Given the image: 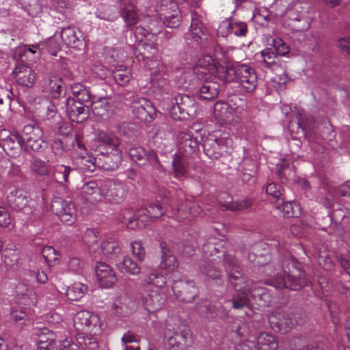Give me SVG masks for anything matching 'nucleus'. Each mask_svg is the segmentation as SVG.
Segmentation results:
<instances>
[{
    "label": "nucleus",
    "mask_w": 350,
    "mask_h": 350,
    "mask_svg": "<svg viewBox=\"0 0 350 350\" xmlns=\"http://www.w3.org/2000/svg\"><path fill=\"white\" fill-rule=\"evenodd\" d=\"M88 291L86 285L77 282L69 286L66 292L68 299L71 301H78L81 299Z\"/></svg>",
    "instance_id": "nucleus-53"
},
{
    "label": "nucleus",
    "mask_w": 350,
    "mask_h": 350,
    "mask_svg": "<svg viewBox=\"0 0 350 350\" xmlns=\"http://www.w3.org/2000/svg\"><path fill=\"white\" fill-rule=\"evenodd\" d=\"M93 332H78L76 334L77 343L81 350H96L98 348V342L94 336Z\"/></svg>",
    "instance_id": "nucleus-40"
},
{
    "label": "nucleus",
    "mask_w": 350,
    "mask_h": 350,
    "mask_svg": "<svg viewBox=\"0 0 350 350\" xmlns=\"http://www.w3.org/2000/svg\"><path fill=\"white\" fill-rule=\"evenodd\" d=\"M159 18L167 27L176 28L181 22V13L176 3L170 1L161 4L158 10Z\"/></svg>",
    "instance_id": "nucleus-14"
},
{
    "label": "nucleus",
    "mask_w": 350,
    "mask_h": 350,
    "mask_svg": "<svg viewBox=\"0 0 350 350\" xmlns=\"http://www.w3.org/2000/svg\"><path fill=\"white\" fill-rule=\"evenodd\" d=\"M202 252L205 260L220 262L224 253V243L222 241H217L215 239H210L202 245Z\"/></svg>",
    "instance_id": "nucleus-23"
},
{
    "label": "nucleus",
    "mask_w": 350,
    "mask_h": 350,
    "mask_svg": "<svg viewBox=\"0 0 350 350\" xmlns=\"http://www.w3.org/2000/svg\"><path fill=\"white\" fill-rule=\"evenodd\" d=\"M166 280L164 275L156 271L148 273L142 281V289H159L165 286Z\"/></svg>",
    "instance_id": "nucleus-39"
},
{
    "label": "nucleus",
    "mask_w": 350,
    "mask_h": 350,
    "mask_svg": "<svg viewBox=\"0 0 350 350\" xmlns=\"http://www.w3.org/2000/svg\"><path fill=\"white\" fill-rule=\"evenodd\" d=\"M260 54L262 61L266 68L274 70L278 67V64L276 62L278 55L272 48H267L262 50Z\"/></svg>",
    "instance_id": "nucleus-55"
},
{
    "label": "nucleus",
    "mask_w": 350,
    "mask_h": 350,
    "mask_svg": "<svg viewBox=\"0 0 350 350\" xmlns=\"http://www.w3.org/2000/svg\"><path fill=\"white\" fill-rule=\"evenodd\" d=\"M52 211L66 225H72L77 219L74 204L59 197L53 199L51 204Z\"/></svg>",
    "instance_id": "nucleus-12"
},
{
    "label": "nucleus",
    "mask_w": 350,
    "mask_h": 350,
    "mask_svg": "<svg viewBox=\"0 0 350 350\" xmlns=\"http://www.w3.org/2000/svg\"><path fill=\"white\" fill-rule=\"evenodd\" d=\"M202 208L196 202L187 200L178 204L174 217L178 221L185 219L190 220L200 214Z\"/></svg>",
    "instance_id": "nucleus-26"
},
{
    "label": "nucleus",
    "mask_w": 350,
    "mask_h": 350,
    "mask_svg": "<svg viewBox=\"0 0 350 350\" xmlns=\"http://www.w3.org/2000/svg\"><path fill=\"white\" fill-rule=\"evenodd\" d=\"M42 254L45 260L49 263L57 260L60 257V253L52 246L44 247Z\"/></svg>",
    "instance_id": "nucleus-64"
},
{
    "label": "nucleus",
    "mask_w": 350,
    "mask_h": 350,
    "mask_svg": "<svg viewBox=\"0 0 350 350\" xmlns=\"http://www.w3.org/2000/svg\"><path fill=\"white\" fill-rule=\"evenodd\" d=\"M216 75L224 82L237 83L241 91L244 93L254 92L258 84L254 69L246 64H228L226 66H219L217 68Z\"/></svg>",
    "instance_id": "nucleus-2"
},
{
    "label": "nucleus",
    "mask_w": 350,
    "mask_h": 350,
    "mask_svg": "<svg viewBox=\"0 0 350 350\" xmlns=\"http://www.w3.org/2000/svg\"><path fill=\"white\" fill-rule=\"evenodd\" d=\"M248 32L247 25L245 22L232 19L231 33L238 37H245Z\"/></svg>",
    "instance_id": "nucleus-61"
},
{
    "label": "nucleus",
    "mask_w": 350,
    "mask_h": 350,
    "mask_svg": "<svg viewBox=\"0 0 350 350\" xmlns=\"http://www.w3.org/2000/svg\"><path fill=\"white\" fill-rule=\"evenodd\" d=\"M178 82L184 89H193L198 85V79L190 68L181 72L178 77Z\"/></svg>",
    "instance_id": "nucleus-50"
},
{
    "label": "nucleus",
    "mask_w": 350,
    "mask_h": 350,
    "mask_svg": "<svg viewBox=\"0 0 350 350\" xmlns=\"http://www.w3.org/2000/svg\"><path fill=\"white\" fill-rule=\"evenodd\" d=\"M293 263L291 259L286 258L283 261L282 267H275L272 263L263 266L262 272L269 278L265 284L278 288H285L293 291H297L307 286L310 281L306 278L304 272L297 271V274H291L284 267V265L288 267Z\"/></svg>",
    "instance_id": "nucleus-1"
},
{
    "label": "nucleus",
    "mask_w": 350,
    "mask_h": 350,
    "mask_svg": "<svg viewBox=\"0 0 350 350\" xmlns=\"http://www.w3.org/2000/svg\"><path fill=\"white\" fill-rule=\"evenodd\" d=\"M96 275L99 285L103 288H110L117 282V277L113 269L103 262L97 263Z\"/></svg>",
    "instance_id": "nucleus-24"
},
{
    "label": "nucleus",
    "mask_w": 350,
    "mask_h": 350,
    "mask_svg": "<svg viewBox=\"0 0 350 350\" xmlns=\"http://www.w3.org/2000/svg\"><path fill=\"white\" fill-rule=\"evenodd\" d=\"M285 16L287 18L286 25L293 33H301L310 27V20L300 3L288 8Z\"/></svg>",
    "instance_id": "nucleus-9"
},
{
    "label": "nucleus",
    "mask_w": 350,
    "mask_h": 350,
    "mask_svg": "<svg viewBox=\"0 0 350 350\" xmlns=\"http://www.w3.org/2000/svg\"><path fill=\"white\" fill-rule=\"evenodd\" d=\"M203 150L211 159H218L232 150V140L228 132L215 130L203 141Z\"/></svg>",
    "instance_id": "nucleus-3"
},
{
    "label": "nucleus",
    "mask_w": 350,
    "mask_h": 350,
    "mask_svg": "<svg viewBox=\"0 0 350 350\" xmlns=\"http://www.w3.org/2000/svg\"><path fill=\"white\" fill-rule=\"evenodd\" d=\"M116 266L120 272L131 275H137L141 272L140 267L129 256H124L122 260L116 262Z\"/></svg>",
    "instance_id": "nucleus-42"
},
{
    "label": "nucleus",
    "mask_w": 350,
    "mask_h": 350,
    "mask_svg": "<svg viewBox=\"0 0 350 350\" xmlns=\"http://www.w3.org/2000/svg\"><path fill=\"white\" fill-rule=\"evenodd\" d=\"M7 200L8 205L12 209L23 211L27 206L29 197L23 190L15 189L8 194Z\"/></svg>",
    "instance_id": "nucleus-31"
},
{
    "label": "nucleus",
    "mask_w": 350,
    "mask_h": 350,
    "mask_svg": "<svg viewBox=\"0 0 350 350\" xmlns=\"http://www.w3.org/2000/svg\"><path fill=\"white\" fill-rule=\"evenodd\" d=\"M238 291L239 293L234 294L230 301L232 303V308L236 310H241L250 306V299L248 295L249 293H250L251 296L253 297L256 296L268 297V295L264 293L263 291Z\"/></svg>",
    "instance_id": "nucleus-29"
},
{
    "label": "nucleus",
    "mask_w": 350,
    "mask_h": 350,
    "mask_svg": "<svg viewBox=\"0 0 350 350\" xmlns=\"http://www.w3.org/2000/svg\"><path fill=\"white\" fill-rule=\"evenodd\" d=\"M131 251L138 261L142 262L144 260L146 250L140 241H133L131 243Z\"/></svg>",
    "instance_id": "nucleus-63"
},
{
    "label": "nucleus",
    "mask_w": 350,
    "mask_h": 350,
    "mask_svg": "<svg viewBox=\"0 0 350 350\" xmlns=\"http://www.w3.org/2000/svg\"><path fill=\"white\" fill-rule=\"evenodd\" d=\"M131 108L134 116L141 121L150 122L156 116L154 107L150 100L144 97L135 99Z\"/></svg>",
    "instance_id": "nucleus-17"
},
{
    "label": "nucleus",
    "mask_w": 350,
    "mask_h": 350,
    "mask_svg": "<svg viewBox=\"0 0 350 350\" xmlns=\"http://www.w3.org/2000/svg\"><path fill=\"white\" fill-rule=\"evenodd\" d=\"M236 111L235 107L224 101H218L214 105V116L221 124L231 122Z\"/></svg>",
    "instance_id": "nucleus-28"
},
{
    "label": "nucleus",
    "mask_w": 350,
    "mask_h": 350,
    "mask_svg": "<svg viewBox=\"0 0 350 350\" xmlns=\"http://www.w3.org/2000/svg\"><path fill=\"white\" fill-rule=\"evenodd\" d=\"M138 211L133 214L131 209H125L122 213V222L126 224L130 228L138 227L140 219H138Z\"/></svg>",
    "instance_id": "nucleus-59"
},
{
    "label": "nucleus",
    "mask_w": 350,
    "mask_h": 350,
    "mask_svg": "<svg viewBox=\"0 0 350 350\" xmlns=\"http://www.w3.org/2000/svg\"><path fill=\"white\" fill-rule=\"evenodd\" d=\"M62 81L55 76L45 77L42 81V91L51 94L52 97L57 98L62 91Z\"/></svg>",
    "instance_id": "nucleus-38"
},
{
    "label": "nucleus",
    "mask_w": 350,
    "mask_h": 350,
    "mask_svg": "<svg viewBox=\"0 0 350 350\" xmlns=\"http://www.w3.org/2000/svg\"><path fill=\"white\" fill-rule=\"evenodd\" d=\"M66 112L72 122L83 123L89 116V107L81 102H77L74 98L68 97L66 100Z\"/></svg>",
    "instance_id": "nucleus-21"
},
{
    "label": "nucleus",
    "mask_w": 350,
    "mask_h": 350,
    "mask_svg": "<svg viewBox=\"0 0 350 350\" xmlns=\"http://www.w3.org/2000/svg\"><path fill=\"white\" fill-rule=\"evenodd\" d=\"M189 158L183 154L176 153L172 161L173 172L176 177L184 176L187 172Z\"/></svg>",
    "instance_id": "nucleus-43"
},
{
    "label": "nucleus",
    "mask_w": 350,
    "mask_h": 350,
    "mask_svg": "<svg viewBox=\"0 0 350 350\" xmlns=\"http://www.w3.org/2000/svg\"><path fill=\"white\" fill-rule=\"evenodd\" d=\"M31 170L38 176H47L50 169L47 163L38 157L32 158L30 163Z\"/></svg>",
    "instance_id": "nucleus-54"
},
{
    "label": "nucleus",
    "mask_w": 350,
    "mask_h": 350,
    "mask_svg": "<svg viewBox=\"0 0 350 350\" xmlns=\"http://www.w3.org/2000/svg\"><path fill=\"white\" fill-rule=\"evenodd\" d=\"M189 330L185 325L167 321L164 330L165 347L167 350H185Z\"/></svg>",
    "instance_id": "nucleus-5"
},
{
    "label": "nucleus",
    "mask_w": 350,
    "mask_h": 350,
    "mask_svg": "<svg viewBox=\"0 0 350 350\" xmlns=\"http://www.w3.org/2000/svg\"><path fill=\"white\" fill-rule=\"evenodd\" d=\"M136 308L135 302L128 297H121L114 304L116 312L121 316H127L132 313Z\"/></svg>",
    "instance_id": "nucleus-46"
},
{
    "label": "nucleus",
    "mask_w": 350,
    "mask_h": 350,
    "mask_svg": "<svg viewBox=\"0 0 350 350\" xmlns=\"http://www.w3.org/2000/svg\"><path fill=\"white\" fill-rule=\"evenodd\" d=\"M120 13L128 27H133L137 23L139 16L130 0L120 3Z\"/></svg>",
    "instance_id": "nucleus-33"
},
{
    "label": "nucleus",
    "mask_w": 350,
    "mask_h": 350,
    "mask_svg": "<svg viewBox=\"0 0 350 350\" xmlns=\"http://www.w3.org/2000/svg\"><path fill=\"white\" fill-rule=\"evenodd\" d=\"M96 139L112 151L120 153V140L113 132L98 130L96 133Z\"/></svg>",
    "instance_id": "nucleus-34"
},
{
    "label": "nucleus",
    "mask_w": 350,
    "mask_h": 350,
    "mask_svg": "<svg viewBox=\"0 0 350 350\" xmlns=\"http://www.w3.org/2000/svg\"><path fill=\"white\" fill-rule=\"evenodd\" d=\"M134 35L137 42L135 54L138 61L145 62L144 66L150 70L152 69V64L155 63L153 55L157 53V49L154 43L155 35L148 33L144 28L137 27Z\"/></svg>",
    "instance_id": "nucleus-4"
},
{
    "label": "nucleus",
    "mask_w": 350,
    "mask_h": 350,
    "mask_svg": "<svg viewBox=\"0 0 350 350\" xmlns=\"http://www.w3.org/2000/svg\"><path fill=\"white\" fill-rule=\"evenodd\" d=\"M102 252L106 256L115 258L121 252L120 243L112 238H107L101 243Z\"/></svg>",
    "instance_id": "nucleus-49"
},
{
    "label": "nucleus",
    "mask_w": 350,
    "mask_h": 350,
    "mask_svg": "<svg viewBox=\"0 0 350 350\" xmlns=\"http://www.w3.org/2000/svg\"><path fill=\"white\" fill-rule=\"evenodd\" d=\"M269 322L273 329L281 334L288 332L293 327L294 322L297 323L295 318L290 317L288 314L280 310L269 315Z\"/></svg>",
    "instance_id": "nucleus-18"
},
{
    "label": "nucleus",
    "mask_w": 350,
    "mask_h": 350,
    "mask_svg": "<svg viewBox=\"0 0 350 350\" xmlns=\"http://www.w3.org/2000/svg\"><path fill=\"white\" fill-rule=\"evenodd\" d=\"M276 209L279 211V215L283 217H297V213L294 210L291 202H283L282 204L277 206Z\"/></svg>",
    "instance_id": "nucleus-60"
},
{
    "label": "nucleus",
    "mask_w": 350,
    "mask_h": 350,
    "mask_svg": "<svg viewBox=\"0 0 350 350\" xmlns=\"http://www.w3.org/2000/svg\"><path fill=\"white\" fill-rule=\"evenodd\" d=\"M62 41L67 46L78 48L82 46L83 36L81 31L75 26H68L61 29Z\"/></svg>",
    "instance_id": "nucleus-25"
},
{
    "label": "nucleus",
    "mask_w": 350,
    "mask_h": 350,
    "mask_svg": "<svg viewBox=\"0 0 350 350\" xmlns=\"http://www.w3.org/2000/svg\"><path fill=\"white\" fill-rule=\"evenodd\" d=\"M82 192L85 199L94 204L101 201L100 192V180L98 181H90L82 187Z\"/></svg>",
    "instance_id": "nucleus-37"
},
{
    "label": "nucleus",
    "mask_w": 350,
    "mask_h": 350,
    "mask_svg": "<svg viewBox=\"0 0 350 350\" xmlns=\"http://www.w3.org/2000/svg\"><path fill=\"white\" fill-rule=\"evenodd\" d=\"M100 192L101 200L103 198L109 202L118 203L124 196V188L122 183L112 179L100 180Z\"/></svg>",
    "instance_id": "nucleus-13"
},
{
    "label": "nucleus",
    "mask_w": 350,
    "mask_h": 350,
    "mask_svg": "<svg viewBox=\"0 0 350 350\" xmlns=\"http://www.w3.org/2000/svg\"><path fill=\"white\" fill-rule=\"evenodd\" d=\"M17 83L22 87L31 88L36 82V74L29 66L24 64H18L13 70Z\"/></svg>",
    "instance_id": "nucleus-22"
},
{
    "label": "nucleus",
    "mask_w": 350,
    "mask_h": 350,
    "mask_svg": "<svg viewBox=\"0 0 350 350\" xmlns=\"http://www.w3.org/2000/svg\"><path fill=\"white\" fill-rule=\"evenodd\" d=\"M279 56H285L290 52L288 45L281 38L273 40V48Z\"/></svg>",
    "instance_id": "nucleus-62"
},
{
    "label": "nucleus",
    "mask_w": 350,
    "mask_h": 350,
    "mask_svg": "<svg viewBox=\"0 0 350 350\" xmlns=\"http://www.w3.org/2000/svg\"><path fill=\"white\" fill-rule=\"evenodd\" d=\"M199 149V143L196 137L187 133H180L178 135V152L187 157H191Z\"/></svg>",
    "instance_id": "nucleus-27"
},
{
    "label": "nucleus",
    "mask_w": 350,
    "mask_h": 350,
    "mask_svg": "<svg viewBox=\"0 0 350 350\" xmlns=\"http://www.w3.org/2000/svg\"><path fill=\"white\" fill-rule=\"evenodd\" d=\"M172 288L176 299L185 303L192 302L198 293L195 282L186 278L174 280Z\"/></svg>",
    "instance_id": "nucleus-11"
},
{
    "label": "nucleus",
    "mask_w": 350,
    "mask_h": 350,
    "mask_svg": "<svg viewBox=\"0 0 350 350\" xmlns=\"http://www.w3.org/2000/svg\"><path fill=\"white\" fill-rule=\"evenodd\" d=\"M174 100L169 109V113L174 120H186L196 111L195 100L188 95L178 94L174 98Z\"/></svg>",
    "instance_id": "nucleus-7"
},
{
    "label": "nucleus",
    "mask_w": 350,
    "mask_h": 350,
    "mask_svg": "<svg viewBox=\"0 0 350 350\" xmlns=\"http://www.w3.org/2000/svg\"><path fill=\"white\" fill-rule=\"evenodd\" d=\"M0 141L5 152L12 157H16L23 150L22 135L11 133L7 130L0 131Z\"/></svg>",
    "instance_id": "nucleus-15"
},
{
    "label": "nucleus",
    "mask_w": 350,
    "mask_h": 350,
    "mask_svg": "<svg viewBox=\"0 0 350 350\" xmlns=\"http://www.w3.org/2000/svg\"><path fill=\"white\" fill-rule=\"evenodd\" d=\"M228 280L236 291H263V288L257 286V283L246 280L241 268L229 271Z\"/></svg>",
    "instance_id": "nucleus-20"
},
{
    "label": "nucleus",
    "mask_w": 350,
    "mask_h": 350,
    "mask_svg": "<svg viewBox=\"0 0 350 350\" xmlns=\"http://www.w3.org/2000/svg\"><path fill=\"white\" fill-rule=\"evenodd\" d=\"M143 293L141 300L145 309L149 312H154L161 310L166 301L165 295L159 289H142Z\"/></svg>",
    "instance_id": "nucleus-16"
},
{
    "label": "nucleus",
    "mask_w": 350,
    "mask_h": 350,
    "mask_svg": "<svg viewBox=\"0 0 350 350\" xmlns=\"http://www.w3.org/2000/svg\"><path fill=\"white\" fill-rule=\"evenodd\" d=\"M191 36L196 42H202L203 40V36H206V31L205 25L203 22V18L202 16L198 14L196 12H191Z\"/></svg>",
    "instance_id": "nucleus-32"
},
{
    "label": "nucleus",
    "mask_w": 350,
    "mask_h": 350,
    "mask_svg": "<svg viewBox=\"0 0 350 350\" xmlns=\"http://www.w3.org/2000/svg\"><path fill=\"white\" fill-rule=\"evenodd\" d=\"M53 178L62 185L67 186L69 184L70 177L75 172V169L69 165L57 164L54 166Z\"/></svg>",
    "instance_id": "nucleus-41"
},
{
    "label": "nucleus",
    "mask_w": 350,
    "mask_h": 350,
    "mask_svg": "<svg viewBox=\"0 0 350 350\" xmlns=\"http://www.w3.org/2000/svg\"><path fill=\"white\" fill-rule=\"evenodd\" d=\"M258 350H276L278 347V340L273 335L268 332H262L257 338Z\"/></svg>",
    "instance_id": "nucleus-44"
},
{
    "label": "nucleus",
    "mask_w": 350,
    "mask_h": 350,
    "mask_svg": "<svg viewBox=\"0 0 350 350\" xmlns=\"http://www.w3.org/2000/svg\"><path fill=\"white\" fill-rule=\"evenodd\" d=\"M160 247L161 250V260L159 265V268L168 271H173L178 266V261L176 256L172 254L166 243L161 242Z\"/></svg>",
    "instance_id": "nucleus-30"
},
{
    "label": "nucleus",
    "mask_w": 350,
    "mask_h": 350,
    "mask_svg": "<svg viewBox=\"0 0 350 350\" xmlns=\"http://www.w3.org/2000/svg\"><path fill=\"white\" fill-rule=\"evenodd\" d=\"M241 168L240 178L243 183H249L254 178L256 174V165L252 160L248 159H244Z\"/></svg>",
    "instance_id": "nucleus-52"
},
{
    "label": "nucleus",
    "mask_w": 350,
    "mask_h": 350,
    "mask_svg": "<svg viewBox=\"0 0 350 350\" xmlns=\"http://www.w3.org/2000/svg\"><path fill=\"white\" fill-rule=\"evenodd\" d=\"M23 150L30 152H40L47 147V142L43 130L36 124L25 125L22 130Z\"/></svg>",
    "instance_id": "nucleus-6"
},
{
    "label": "nucleus",
    "mask_w": 350,
    "mask_h": 350,
    "mask_svg": "<svg viewBox=\"0 0 350 350\" xmlns=\"http://www.w3.org/2000/svg\"><path fill=\"white\" fill-rule=\"evenodd\" d=\"M75 161L83 171L92 172L95 170L96 165L100 167L99 163H97L96 158L86 152H81L80 154L75 158Z\"/></svg>",
    "instance_id": "nucleus-45"
},
{
    "label": "nucleus",
    "mask_w": 350,
    "mask_h": 350,
    "mask_svg": "<svg viewBox=\"0 0 350 350\" xmlns=\"http://www.w3.org/2000/svg\"><path fill=\"white\" fill-rule=\"evenodd\" d=\"M163 214V207L159 203H150L148 207L138 210V219L140 222L145 224L150 219L159 218Z\"/></svg>",
    "instance_id": "nucleus-35"
},
{
    "label": "nucleus",
    "mask_w": 350,
    "mask_h": 350,
    "mask_svg": "<svg viewBox=\"0 0 350 350\" xmlns=\"http://www.w3.org/2000/svg\"><path fill=\"white\" fill-rule=\"evenodd\" d=\"M199 86V95L204 100H213L219 94L220 85L219 84L213 80H205Z\"/></svg>",
    "instance_id": "nucleus-36"
},
{
    "label": "nucleus",
    "mask_w": 350,
    "mask_h": 350,
    "mask_svg": "<svg viewBox=\"0 0 350 350\" xmlns=\"http://www.w3.org/2000/svg\"><path fill=\"white\" fill-rule=\"evenodd\" d=\"M110 109V104L106 98H100L98 100L92 102V112L98 118H106L109 117Z\"/></svg>",
    "instance_id": "nucleus-48"
},
{
    "label": "nucleus",
    "mask_w": 350,
    "mask_h": 350,
    "mask_svg": "<svg viewBox=\"0 0 350 350\" xmlns=\"http://www.w3.org/2000/svg\"><path fill=\"white\" fill-rule=\"evenodd\" d=\"M74 326L79 332L99 333L101 323L99 317L90 311L81 310L76 313L74 317Z\"/></svg>",
    "instance_id": "nucleus-10"
},
{
    "label": "nucleus",
    "mask_w": 350,
    "mask_h": 350,
    "mask_svg": "<svg viewBox=\"0 0 350 350\" xmlns=\"http://www.w3.org/2000/svg\"><path fill=\"white\" fill-rule=\"evenodd\" d=\"M198 314L206 319L215 320V306L209 300L204 299L196 305Z\"/></svg>",
    "instance_id": "nucleus-47"
},
{
    "label": "nucleus",
    "mask_w": 350,
    "mask_h": 350,
    "mask_svg": "<svg viewBox=\"0 0 350 350\" xmlns=\"http://www.w3.org/2000/svg\"><path fill=\"white\" fill-rule=\"evenodd\" d=\"M83 239L90 250L95 251L98 247V233L95 230L88 229Z\"/></svg>",
    "instance_id": "nucleus-57"
},
{
    "label": "nucleus",
    "mask_w": 350,
    "mask_h": 350,
    "mask_svg": "<svg viewBox=\"0 0 350 350\" xmlns=\"http://www.w3.org/2000/svg\"><path fill=\"white\" fill-rule=\"evenodd\" d=\"M129 154L133 161L139 165L148 163L154 167L160 165L158 156L152 150H146L142 146H135L129 149Z\"/></svg>",
    "instance_id": "nucleus-19"
},
{
    "label": "nucleus",
    "mask_w": 350,
    "mask_h": 350,
    "mask_svg": "<svg viewBox=\"0 0 350 350\" xmlns=\"http://www.w3.org/2000/svg\"><path fill=\"white\" fill-rule=\"evenodd\" d=\"M112 75L115 81L120 86H125L131 79V70L124 65L118 66Z\"/></svg>",
    "instance_id": "nucleus-51"
},
{
    "label": "nucleus",
    "mask_w": 350,
    "mask_h": 350,
    "mask_svg": "<svg viewBox=\"0 0 350 350\" xmlns=\"http://www.w3.org/2000/svg\"><path fill=\"white\" fill-rule=\"evenodd\" d=\"M285 16L287 18L286 25L293 33H301L310 27V20L300 3L288 8Z\"/></svg>",
    "instance_id": "nucleus-8"
},
{
    "label": "nucleus",
    "mask_w": 350,
    "mask_h": 350,
    "mask_svg": "<svg viewBox=\"0 0 350 350\" xmlns=\"http://www.w3.org/2000/svg\"><path fill=\"white\" fill-rule=\"evenodd\" d=\"M252 202L250 199H244L239 202H230L221 205L223 209L232 211H243L252 206Z\"/></svg>",
    "instance_id": "nucleus-58"
},
{
    "label": "nucleus",
    "mask_w": 350,
    "mask_h": 350,
    "mask_svg": "<svg viewBox=\"0 0 350 350\" xmlns=\"http://www.w3.org/2000/svg\"><path fill=\"white\" fill-rule=\"evenodd\" d=\"M216 263L204 260V263L200 265L201 272L210 279H218L221 275V271L215 267Z\"/></svg>",
    "instance_id": "nucleus-56"
}]
</instances>
